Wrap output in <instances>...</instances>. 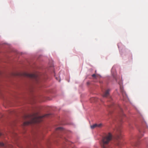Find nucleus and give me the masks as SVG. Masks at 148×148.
<instances>
[{
    "mask_svg": "<svg viewBox=\"0 0 148 148\" xmlns=\"http://www.w3.org/2000/svg\"><path fill=\"white\" fill-rule=\"evenodd\" d=\"M112 138V135L110 133L103 137L101 144L102 148H111L110 146L109 143L111 140Z\"/></svg>",
    "mask_w": 148,
    "mask_h": 148,
    "instance_id": "2",
    "label": "nucleus"
},
{
    "mask_svg": "<svg viewBox=\"0 0 148 148\" xmlns=\"http://www.w3.org/2000/svg\"><path fill=\"white\" fill-rule=\"evenodd\" d=\"M121 144V143L120 142H118V143H117V145L119 146Z\"/></svg>",
    "mask_w": 148,
    "mask_h": 148,
    "instance_id": "11",
    "label": "nucleus"
},
{
    "mask_svg": "<svg viewBox=\"0 0 148 148\" xmlns=\"http://www.w3.org/2000/svg\"><path fill=\"white\" fill-rule=\"evenodd\" d=\"M21 75L34 79L36 81L38 80V75L35 74H29L26 73H23L21 74Z\"/></svg>",
    "mask_w": 148,
    "mask_h": 148,
    "instance_id": "3",
    "label": "nucleus"
},
{
    "mask_svg": "<svg viewBox=\"0 0 148 148\" xmlns=\"http://www.w3.org/2000/svg\"><path fill=\"white\" fill-rule=\"evenodd\" d=\"M94 99H95V98H91L90 100H92Z\"/></svg>",
    "mask_w": 148,
    "mask_h": 148,
    "instance_id": "13",
    "label": "nucleus"
},
{
    "mask_svg": "<svg viewBox=\"0 0 148 148\" xmlns=\"http://www.w3.org/2000/svg\"><path fill=\"white\" fill-rule=\"evenodd\" d=\"M110 90L109 89L106 90L103 93V97H109L110 95L109 92Z\"/></svg>",
    "mask_w": 148,
    "mask_h": 148,
    "instance_id": "4",
    "label": "nucleus"
},
{
    "mask_svg": "<svg viewBox=\"0 0 148 148\" xmlns=\"http://www.w3.org/2000/svg\"><path fill=\"white\" fill-rule=\"evenodd\" d=\"M49 115V114H46L43 116H39L38 115L37 113H34L33 114L25 115V118H29L30 119V121L24 122L23 123V125H27L34 123L40 122L42 121L43 118L47 117Z\"/></svg>",
    "mask_w": 148,
    "mask_h": 148,
    "instance_id": "1",
    "label": "nucleus"
},
{
    "mask_svg": "<svg viewBox=\"0 0 148 148\" xmlns=\"http://www.w3.org/2000/svg\"><path fill=\"white\" fill-rule=\"evenodd\" d=\"M102 124L100 123L99 124H97V127H102Z\"/></svg>",
    "mask_w": 148,
    "mask_h": 148,
    "instance_id": "7",
    "label": "nucleus"
},
{
    "mask_svg": "<svg viewBox=\"0 0 148 148\" xmlns=\"http://www.w3.org/2000/svg\"><path fill=\"white\" fill-rule=\"evenodd\" d=\"M2 135V133L0 132V136H1Z\"/></svg>",
    "mask_w": 148,
    "mask_h": 148,
    "instance_id": "14",
    "label": "nucleus"
},
{
    "mask_svg": "<svg viewBox=\"0 0 148 148\" xmlns=\"http://www.w3.org/2000/svg\"><path fill=\"white\" fill-rule=\"evenodd\" d=\"M59 82H60V80H59Z\"/></svg>",
    "mask_w": 148,
    "mask_h": 148,
    "instance_id": "17",
    "label": "nucleus"
},
{
    "mask_svg": "<svg viewBox=\"0 0 148 148\" xmlns=\"http://www.w3.org/2000/svg\"><path fill=\"white\" fill-rule=\"evenodd\" d=\"M56 79L58 80V78L57 77H56Z\"/></svg>",
    "mask_w": 148,
    "mask_h": 148,
    "instance_id": "16",
    "label": "nucleus"
},
{
    "mask_svg": "<svg viewBox=\"0 0 148 148\" xmlns=\"http://www.w3.org/2000/svg\"><path fill=\"white\" fill-rule=\"evenodd\" d=\"M119 107H120V106H119ZM119 108H120V110L121 111V112L122 114L123 115H124V114H123L122 113V109L121 108H120V107H119Z\"/></svg>",
    "mask_w": 148,
    "mask_h": 148,
    "instance_id": "12",
    "label": "nucleus"
},
{
    "mask_svg": "<svg viewBox=\"0 0 148 148\" xmlns=\"http://www.w3.org/2000/svg\"><path fill=\"white\" fill-rule=\"evenodd\" d=\"M92 76L93 77L96 78V76L95 74H93Z\"/></svg>",
    "mask_w": 148,
    "mask_h": 148,
    "instance_id": "9",
    "label": "nucleus"
},
{
    "mask_svg": "<svg viewBox=\"0 0 148 148\" xmlns=\"http://www.w3.org/2000/svg\"><path fill=\"white\" fill-rule=\"evenodd\" d=\"M97 124H95L93 125H91L90 126L91 128L92 129H93L94 128H95V127H97Z\"/></svg>",
    "mask_w": 148,
    "mask_h": 148,
    "instance_id": "5",
    "label": "nucleus"
},
{
    "mask_svg": "<svg viewBox=\"0 0 148 148\" xmlns=\"http://www.w3.org/2000/svg\"><path fill=\"white\" fill-rule=\"evenodd\" d=\"M117 130V131H118L119 133H120V130Z\"/></svg>",
    "mask_w": 148,
    "mask_h": 148,
    "instance_id": "15",
    "label": "nucleus"
},
{
    "mask_svg": "<svg viewBox=\"0 0 148 148\" xmlns=\"http://www.w3.org/2000/svg\"><path fill=\"white\" fill-rule=\"evenodd\" d=\"M5 145L3 143L0 142V147H5Z\"/></svg>",
    "mask_w": 148,
    "mask_h": 148,
    "instance_id": "6",
    "label": "nucleus"
},
{
    "mask_svg": "<svg viewBox=\"0 0 148 148\" xmlns=\"http://www.w3.org/2000/svg\"><path fill=\"white\" fill-rule=\"evenodd\" d=\"M62 128L60 127H58L56 129V130H62Z\"/></svg>",
    "mask_w": 148,
    "mask_h": 148,
    "instance_id": "8",
    "label": "nucleus"
},
{
    "mask_svg": "<svg viewBox=\"0 0 148 148\" xmlns=\"http://www.w3.org/2000/svg\"><path fill=\"white\" fill-rule=\"evenodd\" d=\"M121 138V136L120 135H119L117 137V139H120Z\"/></svg>",
    "mask_w": 148,
    "mask_h": 148,
    "instance_id": "10",
    "label": "nucleus"
}]
</instances>
